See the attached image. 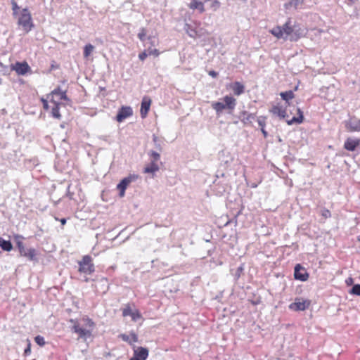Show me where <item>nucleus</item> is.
Listing matches in <instances>:
<instances>
[{
  "mask_svg": "<svg viewBox=\"0 0 360 360\" xmlns=\"http://www.w3.org/2000/svg\"><path fill=\"white\" fill-rule=\"evenodd\" d=\"M321 215L325 218V219H327V218H329L330 217V212L328 210H326V209H323L321 210Z\"/></svg>",
  "mask_w": 360,
  "mask_h": 360,
  "instance_id": "42",
  "label": "nucleus"
},
{
  "mask_svg": "<svg viewBox=\"0 0 360 360\" xmlns=\"http://www.w3.org/2000/svg\"><path fill=\"white\" fill-rule=\"evenodd\" d=\"M153 141L154 142V144H155V148L161 152L162 150V144H163V141L160 139H159L156 135L153 134Z\"/></svg>",
  "mask_w": 360,
  "mask_h": 360,
  "instance_id": "25",
  "label": "nucleus"
},
{
  "mask_svg": "<svg viewBox=\"0 0 360 360\" xmlns=\"http://www.w3.org/2000/svg\"><path fill=\"white\" fill-rule=\"evenodd\" d=\"M70 322L73 323L72 326V331L78 334V338L86 341L91 336V329L85 328L82 326L77 320L70 319Z\"/></svg>",
  "mask_w": 360,
  "mask_h": 360,
  "instance_id": "4",
  "label": "nucleus"
},
{
  "mask_svg": "<svg viewBox=\"0 0 360 360\" xmlns=\"http://www.w3.org/2000/svg\"><path fill=\"white\" fill-rule=\"evenodd\" d=\"M148 154L150 156V158H152L151 161H154L155 162L158 161L160 158V153L157 151L151 150L150 152H149Z\"/></svg>",
  "mask_w": 360,
  "mask_h": 360,
  "instance_id": "33",
  "label": "nucleus"
},
{
  "mask_svg": "<svg viewBox=\"0 0 360 360\" xmlns=\"http://www.w3.org/2000/svg\"><path fill=\"white\" fill-rule=\"evenodd\" d=\"M231 89H232L234 94L236 96L241 95L242 94L244 93V91H245L244 85L242 84L241 83H240L239 82H235L232 84Z\"/></svg>",
  "mask_w": 360,
  "mask_h": 360,
  "instance_id": "20",
  "label": "nucleus"
},
{
  "mask_svg": "<svg viewBox=\"0 0 360 360\" xmlns=\"http://www.w3.org/2000/svg\"><path fill=\"white\" fill-rule=\"evenodd\" d=\"M297 114L298 117H293L292 119L286 120V122L288 125H292L295 123L300 124L303 122V112L300 108H297Z\"/></svg>",
  "mask_w": 360,
  "mask_h": 360,
  "instance_id": "19",
  "label": "nucleus"
},
{
  "mask_svg": "<svg viewBox=\"0 0 360 360\" xmlns=\"http://www.w3.org/2000/svg\"><path fill=\"white\" fill-rule=\"evenodd\" d=\"M41 101L43 103V107L45 110H48L49 109V104H48V101L44 98H41Z\"/></svg>",
  "mask_w": 360,
  "mask_h": 360,
  "instance_id": "47",
  "label": "nucleus"
},
{
  "mask_svg": "<svg viewBox=\"0 0 360 360\" xmlns=\"http://www.w3.org/2000/svg\"><path fill=\"white\" fill-rule=\"evenodd\" d=\"M358 240L360 241V235L358 236Z\"/></svg>",
  "mask_w": 360,
  "mask_h": 360,
  "instance_id": "57",
  "label": "nucleus"
},
{
  "mask_svg": "<svg viewBox=\"0 0 360 360\" xmlns=\"http://www.w3.org/2000/svg\"><path fill=\"white\" fill-rule=\"evenodd\" d=\"M146 51L148 52V56L153 55V56H158L159 55V51L156 49L148 48L146 50Z\"/></svg>",
  "mask_w": 360,
  "mask_h": 360,
  "instance_id": "38",
  "label": "nucleus"
},
{
  "mask_svg": "<svg viewBox=\"0 0 360 360\" xmlns=\"http://www.w3.org/2000/svg\"><path fill=\"white\" fill-rule=\"evenodd\" d=\"M148 56V52L146 51V50L142 53H141L139 55V58L141 60H144L146 59V58Z\"/></svg>",
  "mask_w": 360,
  "mask_h": 360,
  "instance_id": "43",
  "label": "nucleus"
},
{
  "mask_svg": "<svg viewBox=\"0 0 360 360\" xmlns=\"http://www.w3.org/2000/svg\"><path fill=\"white\" fill-rule=\"evenodd\" d=\"M51 114H52V116L56 119L59 120L61 117V115L60 114V112H59L58 104L56 103L55 102H54V105L51 109Z\"/></svg>",
  "mask_w": 360,
  "mask_h": 360,
  "instance_id": "27",
  "label": "nucleus"
},
{
  "mask_svg": "<svg viewBox=\"0 0 360 360\" xmlns=\"http://www.w3.org/2000/svg\"><path fill=\"white\" fill-rule=\"evenodd\" d=\"M148 40L150 41V42L151 44H153L154 43V41H155V39L154 38H152V37H148Z\"/></svg>",
  "mask_w": 360,
  "mask_h": 360,
  "instance_id": "53",
  "label": "nucleus"
},
{
  "mask_svg": "<svg viewBox=\"0 0 360 360\" xmlns=\"http://www.w3.org/2000/svg\"><path fill=\"white\" fill-rule=\"evenodd\" d=\"M311 301L303 300L302 298H296L295 302L289 305V308L293 311H304L310 306Z\"/></svg>",
  "mask_w": 360,
  "mask_h": 360,
  "instance_id": "7",
  "label": "nucleus"
},
{
  "mask_svg": "<svg viewBox=\"0 0 360 360\" xmlns=\"http://www.w3.org/2000/svg\"><path fill=\"white\" fill-rule=\"evenodd\" d=\"M283 108V106L280 105H274L271 110L270 112L274 115L279 117L281 119H285V117H288L286 109Z\"/></svg>",
  "mask_w": 360,
  "mask_h": 360,
  "instance_id": "14",
  "label": "nucleus"
},
{
  "mask_svg": "<svg viewBox=\"0 0 360 360\" xmlns=\"http://www.w3.org/2000/svg\"><path fill=\"white\" fill-rule=\"evenodd\" d=\"M184 30L190 37H191V38L196 37L197 32L195 29L192 28L190 25L186 23L184 25Z\"/></svg>",
  "mask_w": 360,
  "mask_h": 360,
  "instance_id": "26",
  "label": "nucleus"
},
{
  "mask_svg": "<svg viewBox=\"0 0 360 360\" xmlns=\"http://www.w3.org/2000/svg\"><path fill=\"white\" fill-rule=\"evenodd\" d=\"M265 120H266V118L264 117H259L257 118L258 124H259V126L261 128L264 127V126H265Z\"/></svg>",
  "mask_w": 360,
  "mask_h": 360,
  "instance_id": "41",
  "label": "nucleus"
},
{
  "mask_svg": "<svg viewBox=\"0 0 360 360\" xmlns=\"http://www.w3.org/2000/svg\"><path fill=\"white\" fill-rule=\"evenodd\" d=\"M209 75L212 76V77H216L218 75V73L214 70L210 71Z\"/></svg>",
  "mask_w": 360,
  "mask_h": 360,
  "instance_id": "48",
  "label": "nucleus"
},
{
  "mask_svg": "<svg viewBox=\"0 0 360 360\" xmlns=\"http://www.w3.org/2000/svg\"><path fill=\"white\" fill-rule=\"evenodd\" d=\"M210 6L214 11H217L220 7V2L217 0H214L212 2Z\"/></svg>",
  "mask_w": 360,
  "mask_h": 360,
  "instance_id": "40",
  "label": "nucleus"
},
{
  "mask_svg": "<svg viewBox=\"0 0 360 360\" xmlns=\"http://www.w3.org/2000/svg\"><path fill=\"white\" fill-rule=\"evenodd\" d=\"M131 338L133 342H137V340H138L137 335L134 333L131 335Z\"/></svg>",
  "mask_w": 360,
  "mask_h": 360,
  "instance_id": "49",
  "label": "nucleus"
},
{
  "mask_svg": "<svg viewBox=\"0 0 360 360\" xmlns=\"http://www.w3.org/2000/svg\"><path fill=\"white\" fill-rule=\"evenodd\" d=\"M205 2L209 1L210 0H203Z\"/></svg>",
  "mask_w": 360,
  "mask_h": 360,
  "instance_id": "58",
  "label": "nucleus"
},
{
  "mask_svg": "<svg viewBox=\"0 0 360 360\" xmlns=\"http://www.w3.org/2000/svg\"><path fill=\"white\" fill-rule=\"evenodd\" d=\"M130 316L134 321H137L141 318V314L138 310H135L132 312Z\"/></svg>",
  "mask_w": 360,
  "mask_h": 360,
  "instance_id": "35",
  "label": "nucleus"
},
{
  "mask_svg": "<svg viewBox=\"0 0 360 360\" xmlns=\"http://www.w3.org/2000/svg\"><path fill=\"white\" fill-rule=\"evenodd\" d=\"M137 176L136 175H131L129 176H127L126 178H124L117 186V189H124L126 190L128 185L135 181L137 179Z\"/></svg>",
  "mask_w": 360,
  "mask_h": 360,
  "instance_id": "15",
  "label": "nucleus"
},
{
  "mask_svg": "<svg viewBox=\"0 0 360 360\" xmlns=\"http://www.w3.org/2000/svg\"><path fill=\"white\" fill-rule=\"evenodd\" d=\"M150 100L146 98H143L141 105V115L142 117H145L150 109Z\"/></svg>",
  "mask_w": 360,
  "mask_h": 360,
  "instance_id": "17",
  "label": "nucleus"
},
{
  "mask_svg": "<svg viewBox=\"0 0 360 360\" xmlns=\"http://www.w3.org/2000/svg\"><path fill=\"white\" fill-rule=\"evenodd\" d=\"M261 131L264 135V137H266L268 136L267 131L264 129V127L261 128Z\"/></svg>",
  "mask_w": 360,
  "mask_h": 360,
  "instance_id": "51",
  "label": "nucleus"
},
{
  "mask_svg": "<svg viewBox=\"0 0 360 360\" xmlns=\"http://www.w3.org/2000/svg\"><path fill=\"white\" fill-rule=\"evenodd\" d=\"M17 246L20 254L22 257H27L30 261L36 259V250L34 248H26L22 241H17Z\"/></svg>",
  "mask_w": 360,
  "mask_h": 360,
  "instance_id": "6",
  "label": "nucleus"
},
{
  "mask_svg": "<svg viewBox=\"0 0 360 360\" xmlns=\"http://www.w3.org/2000/svg\"><path fill=\"white\" fill-rule=\"evenodd\" d=\"M79 271L91 274L94 271V265L92 263V259L89 255H85L82 259L79 262Z\"/></svg>",
  "mask_w": 360,
  "mask_h": 360,
  "instance_id": "5",
  "label": "nucleus"
},
{
  "mask_svg": "<svg viewBox=\"0 0 360 360\" xmlns=\"http://www.w3.org/2000/svg\"><path fill=\"white\" fill-rule=\"evenodd\" d=\"M240 120L245 124H251L255 119V115L249 113L247 111H243L240 115Z\"/></svg>",
  "mask_w": 360,
  "mask_h": 360,
  "instance_id": "16",
  "label": "nucleus"
},
{
  "mask_svg": "<svg viewBox=\"0 0 360 360\" xmlns=\"http://www.w3.org/2000/svg\"><path fill=\"white\" fill-rule=\"evenodd\" d=\"M60 222L63 225H64L66 223V219L65 218H63L60 219Z\"/></svg>",
  "mask_w": 360,
  "mask_h": 360,
  "instance_id": "54",
  "label": "nucleus"
},
{
  "mask_svg": "<svg viewBox=\"0 0 360 360\" xmlns=\"http://www.w3.org/2000/svg\"><path fill=\"white\" fill-rule=\"evenodd\" d=\"M349 293L355 295H360V284L353 285Z\"/></svg>",
  "mask_w": 360,
  "mask_h": 360,
  "instance_id": "31",
  "label": "nucleus"
},
{
  "mask_svg": "<svg viewBox=\"0 0 360 360\" xmlns=\"http://www.w3.org/2000/svg\"><path fill=\"white\" fill-rule=\"evenodd\" d=\"M158 170L159 166L154 161H151L150 164L144 168L145 173H151L153 175Z\"/></svg>",
  "mask_w": 360,
  "mask_h": 360,
  "instance_id": "22",
  "label": "nucleus"
},
{
  "mask_svg": "<svg viewBox=\"0 0 360 360\" xmlns=\"http://www.w3.org/2000/svg\"><path fill=\"white\" fill-rule=\"evenodd\" d=\"M281 97L285 101V107L290 105L289 101L294 98V93L292 91H283L280 94Z\"/></svg>",
  "mask_w": 360,
  "mask_h": 360,
  "instance_id": "21",
  "label": "nucleus"
},
{
  "mask_svg": "<svg viewBox=\"0 0 360 360\" xmlns=\"http://www.w3.org/2000/svg\"><path fill=\"white\" fill-rule=\"evenodd\" d=\"M133 311L130 306L127 304L122 310V315L123 316H131Z\"/></svg>",
  "mask_w": 360,
  "mask_h": 360,
  "instance_id": "34",
  "label": "nucleus"
},
{
  "mask_svg": "<svg viewBox=\"0 0 360 360\" xmlns=\"http://www.w3.org/2000/svg\"><path fill=\"white\" fill-rule=\"evenodd\" d=\"M53 94H56V95H59L60 96V98L62 99V100H65V101L68 100V97L66 96L65 91L61 90L60 88H58V89H56L55 90H53Z\"/></svg>",
  "mask_w": 360,
  "mask_h": 360,
  "instance_id": "28",
  "label": "nucleus"
},
{
  "mask_svg": "<svg viewBox=\"0 0 360 360\" xmlns=\"http://www.w3.org/2000/svg\"><path fill=\"white\" fill-rule=\"evenodd\" d=\"M13 15L14 17H17L19 13L20 6L18 5L15 1H11Z\"/></svg>",
  "mask_w": 360,
  "mask_h": 360,
  "instance_id": "30",
  "label": "nucleus"
},
{
  "mask_svg": "<svg viewBox=\"0 0 360 360\" xmlns=\"http://www.w3.org/2000/svg\"><path fill=\"white\" fill-rule=\"evenodd\" d=\"M222 102H214L212 103V108L216 111L217 115H220L224 110L232 111L236 105V100L230 96H226L223 98Z\"/></svg>",
  "mask_w": 360,
  "mask_h": 360,
  "instance_id": "1",
  "label": "nucleus"
},
{
  "mask_svg": "<svg viewBox=\"0 0 360 360\" xmlns=\"http://www.w3.org/2000/svg\"><path fill=\"white\" fill-rule=\"evenodd\" d=\"M94 49V46L91 44H86L84 49V56L85 58L89 57Z\"/></svg>",
  "mask_w": 360,
  "mask_h": 360,
  "instance_id": "29",
  "label": "nucleus"
},
{
  "mask_svg": "<svg viewBox=\"0 0 360 360\" xmlns=\"http://www.w3.org/2000/svg\"><path fill=\"white\" fill-rule=\"evenodd\" d=\"M84 321L85 322V324H84V328H88V329H91V330L92 331L94 327V321L89 319V318H86V319H84Z\"/></svg>",
  "mask_w": 360,
  "mask_h": 360,
  "instance_id": "32",
  "label": "nucleus"
},
{
  "mask_svg": "<svg viewBox=\"0 0 360 360\" xmlns=\"http://www.w3.org/2000/svg\"><path fill=\"white\" fill-rule=\"evenodd\" d=\"M122 337V339L125 341V342H129V343H131V340H130V337L127 335H125V334H122L121 335Z\"/></svg>",
  "mask_w": 360,
  "mask_h": 360,
  "instance_id": "45",
  "label": "nucleus"
},
{
  "mask_svg": "<svg viewBox=\"0 0 360 360\" xmlns=\"http://www.w3.org/2000/svg\"><path fill=\"white\" fill-rule=\"evenodd\" d=\"M243 270V266H240L238 269H237V276H240V272H242Z\"/></svg>",
  "mask_w": 360,
  "mask_h": 360,
  "instance_id": "50",
  "label": "nucleus"
},
{
  "mask_svg": "<svg viewBox=\"0 0 360 360\" xmlns=\"http://www.w3.org/2000/svg\"><path fill=\"white\" fill-rule=\"evenodd\" d=\"M283 31V39H289L290 41H297L303 35L300 30H297L295 25H292L290 19L281 26Z\"/></svg>",
  "mask_w": 360,
  "mask_h": 360,
  "instance_id": "3",
  "label": "nucleus"
},
{
  "mask_svg": "<svg viewBox=\"0 0 360 360\" xmlns=\"http://www.w3.org/2000/svg\"><path fill=\"white\" fill-rule=\"evenodd\" d=\"M294 277L296 280L306 281L309 277V274L303 266L297 264L295 266Z\"/></svg>",
  "mask_w": 360,
  "mask_h": 360,
  "instance_id": "8",
  "label": "nucleus"
},
{
  "mask_svg": "<svg viewBox=\"0 0 360 360\" xmlns=\"http://www.w3.org/2000/svg\"><path fill=\"white\" fill-rule=\"evenodd\" d=\"M11 69L15 70L18 75H24L30 70V67L26 62H16L15 65H12Z\"/></svg>",
  "mask_w": 360,
  "mask_h": 360,
  "instance_id": "12",
  "label": "nucleus"
},
{
  "mask_svg": "<svg viewBox=\"0 0 360 360\" xmlns=\"http://www.w3.org/2000/svg\"><path fill=\"white\" fill-rule=\"evenodd\" d=\"M27 341V347L24 350L25 356H28L31 353V343L28 340Z\"/></svg>",
  "mask_w": 360,
  "mask_h": 360,
  "instance_id": "39",
  "label": "nucleus"
},
{
  "mask_svg": "<svg viewBox=\"0 0 360 360\" xmlns=\"http://www.w3.org/2000/svg\"><path fill=\"white\" fill-rule=\"evenodd\" d=\"M0 248L5 251H11L13 248L12 243L10 240L0 238Z\"/></svg>",
  "mask_w": 360,
  "mask_h": 360,
  "instance_id": "23",
  "label": "nucleus"
},
{
  "mask_svg": "<svg viewBox=\"0 0 360 360\" xmlns=\"http://www.w3.org/2000/svg\"><path fill=\"white\" fill-rule=\"evenodd\" d=\"M120 191V196L123 197L125 193V190L124 189H118Z\"/></svg>",
  "mask_w": 360,
  "mask_h": 360,
  "instance_id": "52",
  "label": "nucleus"
},
{
  "mask_svg": "<svg viewBox=\"0 0 360 360\" xmlns=\"http://www.w3.org/2000/svg\"><path fill=\"white\" fill-rule=\"evenodd\" d=\"M360 144L359 139H352L349 137L345 142L344 148L349 151L355 150L356 148Z\"/></svg>",
  "mask_w": 360,
  "mask_h": 360,
  "instance_id": "13",
  "label": "nucleus"
},
{
  "mask_svg": "<svg viewBox=\"0 0 360 360\" xmlns=\"http://www.w3.org/2000/svg\"><path fill=\"white\" fill-rule=\"evenodd\" d=\"M0 66L3 68V67H4V65L1 63H0Z\"/></svg>",
  "mask_w": 360,
  "mask_h": 360,
  "instance_id": "55",
  "label": "nucleus"
},
{
  "mask_svg": "<svg viewBox=\"0 0 360 360\" xmlns=\"http://www.w3.org/2000/svg\"><path fill=\"white\" fill-rule=\"evenodd\" d=\"M270 32L278 39H283V28H281V26H277L273 28Z\"/></svg>",
  "mask_w": 360,
  "mask_h": 360,
  "instance_id": "24",
  "label": "nucleus"
},
{
  "mask_svg": "<svg viewBox=\"0 0 360 360\" xmlns=\"http://www.w3.org/2000/svg\"><path fill=\"white\" fill-rule=\"evenodd\" d=\"M146 31L144 28H141L140 32L138 34V37L141 41H145L146 37Z\"/></svg>",
  "mask_w": 360,
  "mask_h": 360,
  "instance_id": "37",
  "label": "nucleus"
},
{
  "mask_svg": "<svg viewBox=\"0 0 360 360\" xmlns=\"http://www.w3.org/2000/svg\"><path fill=\"white\" fill-rule=\"evenodd\" d=\"M350 1H352V3H354L356 0H349Z\"/></svg>",
  "mask_w": 360,
  "mask_h": 360,
  "instance_id": "56",
  "label": "nucleus"
},
{
  "mask_svg": "<svg viewBox=\"0 0 360 360\" xmlns=\"http://www.w3.org/2000/svg\"><path fill=\"white\" fill-rule=\"evenodd\" d=\"M344 123L346 129L349 132L360 131V120L356 117L350 118Z\"/></svg>",
  "mask_w": 360,
  "mask_h": 360,
  "instance_id": "9",
  "label": "nucleus"
},
{
  "mask_svg": "<svg viewBox=\"0 0 360 360\" xmlns=\"http://www.w3.org/2000/svg\"><path fill=\"white\" fill-rule=\"evenodd\" d=\"M15 18L18 20V25L22 27L25 33H28L33 27L32 15L28 8L22 9Z\"/></svg>",
  "mask_w": 360,
  "mask_h": 360,
  "instance_id": "2",
  "label": "nucleus"
},
{
  "mask_svg": "<svg viewBox=\"0 0 360 360\" xmlns=\"http://www.w3.org/2000/svg\"><path fill=\"white\" fill-rule=\"evenodd\" d=\"M191 9H198L200 13L205 12V7L203 3L199 0H192L188 4Z\"/></svg>",
  "mask_w": 360,
  "mask_h": 360,
  "instance_id": "18",
  "label": "nucleus"
},
{
  "mask_svg": "<svg viewBox=\"0 0 360 360\" xmlns=\"http://www.w3.org/2000/svg\"><path fill=\"white\" fill-rule=\"evenodd\" d=\"M148 356V349L139 347L134 349V356L129 360H146Z\"/></svg>",
  "mask_w": 360,
  "mask_h": 360,
  "instance_id": "11",
  "label": "nucleus"
},
{
  "mask_svg": "<svg viewBox=\"0 0 360 360\" xmlns=\"http://www.w3.org/2000/svg\"><path fill=\"white\" fill-rule=\"evenodd\" d=\"M34 340L36 343L39 346H44L45 345L44 338L41 335L36 336Z\"/></svg>",
  "mask_w": 360,
  "mask_h": 360,
  "instance_id": "36",
  "label": "nucleus"
},
{
  "mask_svg": "<svg viewBox=\"0 0 360 360\" xmlns=\"http://www.w3.org/2000/svg\"><path fill=\"white\" fill-rule=\"evenodd\" d=\"M345 283L347 285H352L354 283V279L352 277H349L346 279Z\"/></svg>",
  "mask_w": 360,
  "mask_h": 360,
  "instance_id": "46",
  "label": "nucleus"
},
{
  "mask_svg": "<svg viewBox=\"0 0 360 360\" xmlns=\"http://www.w3.org/2000/svg\"><path fill=\"white\" fill-rule=\"evenodd\" d=\"M67 196L70 198V199H73V195H74V193L70 191V186L69 185L68 187V191H67V193H66Z\"/></svg>",
  "mask_w": 360,
  "mask_h": 360,
  "instance_id": "44",
  "label": "nucleus"
},
{
  "mask_svg": "<svg viewBox=\"0 0 360 360\" xmlns=\"http://www.w3.org/2000/svg\"><path fill=\"white\" fill-rule=\"evenodd\" d=\"M133 114L132 108L130 106H122L119 109L117 116L116 120L119 122H122L126 118L131 116Z\"/></svg>",
  "mask_w": 360,
  "mask_h": 360,
  "instance_id": "10",
  "label": "nucleus"
}]
</instances>
